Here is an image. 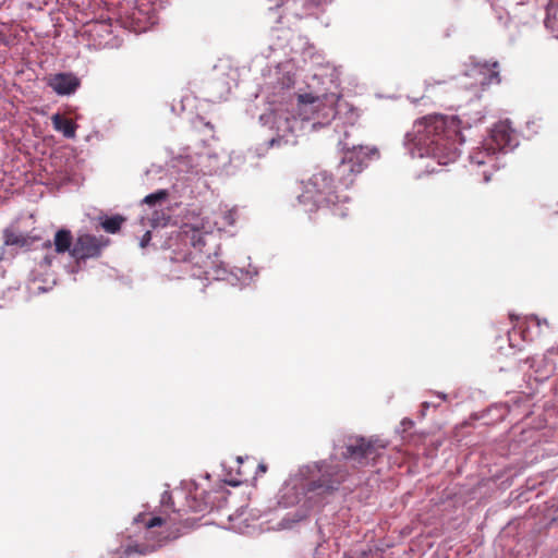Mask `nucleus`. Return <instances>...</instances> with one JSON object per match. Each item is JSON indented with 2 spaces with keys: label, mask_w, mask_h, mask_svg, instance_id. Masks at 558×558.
<instances>
[{
  "label": "nucleus",
  "mask_w": 558,
  "mask_h": 558,
  "mask_svg": "<svg viewBox=\"0 0 558 558\" xmlns=\"http://www.w3.org/2000/svg\"><path fill=\"white\" fill-rule=\"evenodd\" d=\"M295 72L291 62L278 64L265 78L269 107L260 114L259 122L269 135L256 149L258 156H264L269 149L294 145L296 136L307 126L317 130L332 120L352 126L359 119L357 109L340 95H296L293 92Z\"/></svg>",
  "instance_id": "obj_1"
},
{
  "label": "nucleus",
  "mask_w": 558,
  "mask_h": 558,
  "mask_svg": "<svg viewBox=\"0 0 558 558\" xmlns=\"http://www.w3.org/2000/svg\"><path fill=\"white\" fill-rule=\"evenodd\" d=\"M214 216L211 218L204 211H189L175 235L169 239L168 260L161 268L163 277L168 280L192 279L199 290L210 280L245 287L255 279V268L230 266L229 260L219 258L218 232L235 223L236 209L220 206Z\"/></svg>",
  "instance_id": "obj_2"
},
{
  "label": "nucleus",
  "mask_w": 558,
  "mask_h": 558,
  "mask_svg": "<svg viewBox=\"0 0 558 558\" xmlns=\"http://www.w3.org/2000/svg\"><path fill=\"white\" fill-rule=\"evenodd\" d=\"M484 114L475 117H448L429 114L414 121L403 138V146L411 158H430L438 166L449 165L460 154L459 145L464 142L461 130L483 121Z\"/></svg>",
  "instance_id": "obj_3"
},
{
  "label": "nucleus",
  "mask_w": 558,
  "mask_h": 558,
  "mask_svg": "<svg viewBox=\"0 0 558 558\" xmlns=\"http://www.w3.org/2000/svg\"><path fill=\"white\" fill-rule=\"evenodd\" d=\"M161 502L163 510L158 514L140 513L135 518V523H141L145 527L144 538L149 546L154 547V551L168 542L179 538L195 524L191 518H184L181 510L174 509L172 497L168 492L163 493Z\"/></svg>",
  "instance_id": "obj_4"
},
{
  "label": "nucleus",
  "mask_w": 558,
  "mask_h": 558,
  "mask_svg": "<svg viewBox=\"0 0 558 558\" xmlns=\"http://www.w3.org/2000/svg\"><path fill=\"white\" fill-rule=\"evenodd\" d=\"M298 202L305 211L327 208L340 218L347 217L350 209V197L336 191L332 178L327 171H319L302 183Z\"/></svg>",
  "instance_id": "obj_5"
},
{
  "label": "nucleus",
  "mask_w": 558,
  "mask_h": 558,
  "mask_svg": "<svg viewBox=\"0 0 558 558\" xmlns=\"http://www.w3.org/2000/svg\"><path fill=\"white\" fill-rule=\"evenodd\" d=\"M519 145V136L508 120L494 125L490 134L469 154L471 165L499 168V157L512 151Z\"/></svg>",
  "instance_id": "obj_6"
},
{
  "label": "nucleus",
  "mask_w": 558,
  "mask_h": 558,
  "mask_svg": "<svg viewBox=\"0 0 558 558\" xmlns=\"http://www.w3.org/2000/svg\"><path fill=\"white\" fill-rule=\"evenodd\" d=\"M339 146L343 151L337 172L341 184L348 187L357 174H360L371 160L379 158V151L375 146L350 145L345 138L339 140Z\"/></svg>",
  "instance_id": "obj_7"
},
{
  "label": "nucleus",
  "mask_w": 558,
  "mask_h": 558,
  "mask_svg": "<svg viewBox=\"0 0 558 558\" xmlns=\"http://www.w3.org/2000/svg\"><path fill=\"white\" fill-rule=\"evenodd\" d=\"M319 477L314 476L306 483L305 493L313 496H325L337 490L340 484L345 480L347 473L338 465L322 462L315 466Z\"/></svg>",
  "instance_id": "obj_8"
},
{
  "label": "nucleus",
  "mask_w": 558,
  "mask_h": 558,
  "mask_svg": "<svg viewBox=\"0 0 558 558\" xmlns=\"http://www.w3.org/2000/svg\"><path fill=\"white\" fill-rule=\"evenodd\" d=\"M385 447L386 445L378 440L355 437L350 439L342 456L344 459L353 460L360 466H364L368 464L369 460H375Z\"/></svg>",
  "instance_id": "obj_9"
},
{
  "label": "nucleus",
  "mask_w": 558,
  "mask_h": 558,
  "mask_svg": "<svg viewBox=\"0 0 558 558\" xmlns=\"http://www.w3.org/2000/svg\"><path fill=\"white\" fill-rule=\"evenodd\" d=\"M466 77L473 78L471 86H489L500 83L498 62L473 61L471 68L465 73Z\"/></svg>",
  "instance_id": "obj_10"
},
{
  "label": "nucleus",
  "mask_w": 558,
  "mask_h": 558,
  "mask_svg": "<svg viewBox=\"0 0 558 558\" xmlns=\"http://www.w3.org/2000/svg\"><path fill=\"white\" fill-rule=\"evenodd\" d=\"M104 246H106V241L102 238L83 233L76 238L71 250V256L77 260L95 258L100 255Z\"/></svg>",
  "instance_id": "obj_11"
},
{
  "label": "nucleus",
  "mask_w": 558,
  "mask_h": 558,
  "mask_svg": "<svg viewBox=\"0 0 558 558\" xmlns=\"http://www.w3.org/2000/svg\"><path fill=\"white\" fill-rule=\"evenodd\" d=\"M47 85L59 96H70L77 90L81 81L71 72H61L50 75Z\"/></svg>",
  "instance_id": "obj_12"
},
{
  "label": "nucleus",
  "mask_w": 558,
  "mask_h": 558,
  "mask_svg": "<svg viewBox=\"0 0 558 558\" xmlns=\"http://www.w3.org/2000/svg\"><path fill=\"white\" fill-rule=\"evenodd\" d=\"M168 196L169 192L167 190H158L154 193L146 195L142 201L143 205H147L149 208L153 209V215L151 217L148 218V220L150 221L151 227L154 228L166 223L167 219L165 216H159L158 208L162 206V204L167 201Z\"/></svg>",
  "instance_id": "obj_13"
},
{
  "label": "nucleus",
  "mask_w": 558,
  "mask_h": 558,
  "mask_svg": "<svg viewBox=\"0 0 558 558\" xmlns=\"http://www.w3.org/2000/svg\"><path fill=\"white\" fill-rule=\"evenodd\" d=\"M73 236L70 230L66 229H60L56 232L53 236V243L51 244L50 241L45 243V247L51 248L53 245L54 252L57 254H64L69 252L71 254V250L73 247Z\"/></svg>",
  "instance_id": "obj_14"
},
{
  "label": "nucleus",
  "mask_w": 558,
  "mask_h": 558,
  "mask_svg": "<svg viewBox=\"0 0 558 558\" xmlns=\"http://www.w3.org/2000/svg\"><path fill=\"white\" fill-rule=\"evenodd\" d=\"M202 162L204 163L203 169L201 170L203 174H213L222 170V167L228 161V156L222 154H208L207 156H201Z\"/></svg>",
  "instance_id": "obj_15"
},
{
  "label": "nucleus",
  "mask_w": 558,
  "mask_h": 558,
  "mask_svg": "<svg viewBox=\"0 0 558 558\" xmlns=\"http://www.w3.org/2000/svg\"><path fill=\"white\" fill-rule=\"evenodd\" d=\"M154 553V547L149 546L146 541L144 543H136L128 545L116 550L113 558H141V556Z\"/></svg>",
  "instance_id": "obj_16"
},
{
  "label": "nucleus",
  "mask_w": 558,
  "mask_h": 558,
  "mask_svg": "<svg viewBox=\"0 0 558 558\" xmlns=\"http://www.w3.org/2000/svg\"><path fill=\"white\" fill-rule=\"evenodd\" d=\"M51 122H52L53 129L57 132L62 133V135L64 137H66V138L75 137L77 125L73 121H71L66 118H63L59 113H56L51 117Z\"/></svg>",
  "instance_id": "obj_17"
},
{
  "label": "nucleus",
  "mask_w": 558,
  "mask_h": 558,
  "mask_svg": "<svg viewBox=\"0 0 558 558\" xmlns=\"http://www.w3.org/2000/svg\"><path fill=\"white\" fill-rule=\"evenodd\" d=\"M3 239L5 245L26 246L28 245L27 238L20 231L13 228H7L3 231Z\"/></svg>",
  "instance_id": "obj_18"
},
{
  "label": "nucleus",
  "mask_w": 558,
  "mask_h": 558,
  "mask_svg": "<svg viewBox=\"0 0 558 558\" xmlns=\"http://www.w3.org/2000/svg\"><path fill=\"white\" fill-rule=\"evenodd\" d=\"M123 218L119 215L106 217L101 220L100 225L108 233H116L120 230Z\"/></svg>",
  "instance_id": "obj_19"
},
{
  "label": "nucleus",
  "mask_w": 558,
  "mask_h": 558,
  "mask_svg": "<svg viewBox=\"0 0 558 558\" xmlns=\"http://www.w3.org/2000/svg\"><path fill=\"white\" fill-rule=\"evenodd\" d=\"M318 50L315 48L314 45L310 43H305L304 47L302 49V57L305 63L308 62V60L313 59Z\"/></svg>",
  "instance_id": "obj_20"
},
{
  "label": "nucleus",
  "mask_w": 558,
  "mask_h": 558,
  "mask_svg": "<svg viewBox=\"0 0 558 558\" xmlns=\"http://www.w3.org/2000/svg\"><path fill=\"white\" fill-rule=\"evenodd\" d=\"M307 63L312 64L313 66H324L325 64H327V62L325 61V57L319 51H317L315 57L308 60Z\"/></svg>",
  "instance_id": "obj_21"
},
{
  "label": "nucleus",
  "mask_w": 558,
  "mask_h": 558,
  "mask_svg": "<svg viewBox=\"0 0 558 558\" xmlns=\"http://www.w3.org/2000/svg\"><path fill=\"white\" fill-rule=\"evenodd\" d=\"M151 239L150 231H146L140 242L141 247H145Z\"/></svg>",
  "instance_id": "obj_22"
},
{
  "label": "nucleus",
  "mask_w": 558,
  "mask_h": 558,
  "mask_svg": "<svg viewBox=\"0 0 558 558\" xmlns=\"http://www.w3.org/2000/svg\"><path fill=\"white\" fill-rule=\"evenodd\" d=\"M54 256L51 255V254H47L43 260H41V264L46 265V266H50L52 264V260H53Z\"/></svg>",
  "instance_id": "obj_23"
},
{
  "label": "nucleus",
  "mask_w": 558,
  "mask_h": 558,
  "mask_svg": "<svg viewBox=\"0 0 558 558\" xmlns=\"http://www.w3.org/2000/svg\"><path fill=\"white\" fill-rule=\"evenodd\" d=\"M266 471H267V465L264 463H259L257 466V473H266Z\"/></svg>",
  "instance_id": "obj_24"
},
{
  "label": "nucleus",
  "mask_w": 558,
  "mask_h": 558,
  "mask_svg": "<svg viewBox=\"0 0 558 558\" xmlns=\"http://www.w3.org/2000/svg\"><path fill=\"white\" fill-rule=\"evenodd\" d=\"M483 177H484V181L488 182L490 180V172L487 169H484Z\"/></svg>",
  "instance_id": "obj_25"
},
{
  "label": "nucleus",
  "mask_w": 558,
  "mask_h": 558,
  "mask_svg": "<svg viewBox=\"0 0 558 558\" xmlns=\"http://www.w3.org/2000/svg\"><path fill=\"white\" fill-rule=\"evenodd\" d=\"M427 171L428 172H435L436 169L434 167H430L429 165L427 166Z\"/></svg>",
  "instance_id": "obj_26"
},
{
  "label": "nucleus",
  "mask_w": 558,
  "mask_h": 558,
  "mask_svg": "<svg viewBox=\"0 0 558 558\" xmlns=\"http://www.w3.org/2000/svg\"><path fill=\"white\" fill-rule=\"evenodd\" d=\"M520 316H513V315H510V318H511V322L513 320V318H515V320L519 319Z\"/></svg>",
  "instance_id": "obj_27"
}]
</instances>
